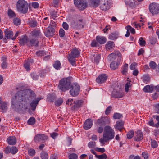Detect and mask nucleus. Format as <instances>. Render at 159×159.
I'll return each mask as SVG.
<instances>
[{
    "label": "nucleus",
    "instance_id": "nucleus-1",
    "mask_svg": "<svg viewBox=\"0 0 159 159\" xmlns=\"http://www.w3.org/2000/svg\"><path fill=\"white\" fill-rule=\"evenodd\" d=\"M35 96L34 92L30 89L19 91L12 98L11 107L13 109H27L32 97H34Z\"/></svg>",
    "mask_w": 159,
    "mask_h": 159
},
{
    "label": "nucleus",
    "instance_id": "nucleus-2",
    "mask_svg": "<svg viewBox=\"0 0 159 159\" xmlns=\"http://www.w3.org/2000/svg\"><path fill=\"white\" fill-rule=\"evenodd\" d=\"M115 135V132L112 128L108 125L106 126L104 128L103 137L99 139V142L104 145L106 142L114 138Z\"/></svg>",
    "mask_w": 159,
    "mask_h": 159
},
{
    "label": "nucleus",
    "instance_id": "nucleus-3",
    "mask_svg": "<svg viewBox=\"0 0 159 159\" xmlns=\"http://www.w3.org/2000/svg\"><path fill=\"white\" fill-rule=\"evenodd\" d=\"M16 7L19 12L25 14L27 12L28 5L25 0H19L17 2Z\"/></svg>",
    "mask_w": 159,
    "mask_h": 159
},
{
    "label": "nucleus",
    "instance_id": "nucleus-4",
    "mask_svg": "<svg viewBox=\"0 0 159 159\" xmlns=\"http://www.w3.org/2000/svg\"><path fill=\"white\" fill-rule=\"evenodd\" d=\"M80 51L76 48L73 49L67 57L69 62L74 66L75 64V58L80 56Z\"/></svg>",
    "mask_w": 159,
    "mask_h": 159
},
{
    "label": "nucleus",
    "instance_id": "nucleus-5",
    "mask_svg": "<svg viewBox=\"0 0 159 159\" xmlns=\"http://www.w3.org/2000/svg\"><path fill=\"white\" fill-rule=\"evenodd\" d=\"M71 84L68 79L64 78L60 80L58 87L62 91L65 92L69 89Z\"/></svg>",
    "mask_w": 159,
    "mask_h": 159
},
{
    "label": "nucleus",
    "instance_id": "nucleus-6",
    "mask_svg": "<svg viewBox=\"0 0 159 159\" xmlns=\"http://www.w3.org/2000/svg\"><path fill=\"white\" fill-rule=\"evenodd\" d=\"M111 123L110 118L107 116L101 117L97 120L96 123L97 126H104L106 125H109Z\"/></svg>",
    "mask_w": 159,
    "mask_h": 159
},
{
    "label": "nucleus",
    "instance_id": "nucleus-7",
    "mask_svg": "<svg viewBox=\"0 0 159 159\" xmlns=\"http://www.w3.org/2000/svg\"><path fill=\"white\" fill-rule=\"evenodd\" d=\"M70 93L73 97L77 96L79 94L80 91V86L77 83L74 84L70 85Z\"/></svg>",
    "mask_w": 159,
    "mask_h": 159
},
{
    "label": "nucleus",
    "instance_id": "nucleus-8",
    "mask_svg": "<svg viewBox=\"0 0 159 159\" xmlns=\"http://www.w3.org/2000/svg\"><path fill=\"white\" fill-rule=\"evenodd\" d=\"M74 3L80 10L84 9L87 6V2L85 0H75Z\"/></svg>",
    "mask_w": 159,
    "mask_h": 159
},
{
    "label": "nucleus",
    "instance_id": "nucleus-9",
    "mask_svg": "<svg viewBox=\"0 0 159 159\" xmlns=\"http://www.w3.org/2000/svg\"><path fill=\"white\" fill-rule=\"evenodd\" d=\"M150 12L153 15L157 14L159 13V7L156 3H152L149 6Z\"/></svg>",
    "mask_w": 159,
    "mask_h": 159
},
{
    "label": "nucleus",
    "instance_id": "nucleus-10",
    "mask_svg": "<svg viewBox=\"0 0 159 159\" xmlns=\"http://www.w3.org/2000/svg\"><path fill=\"white\" fill-rule=\"evenodd\" d=\"M75 20L74 21L75 25L79 27L83 28V21L82 17L80 15H77L76 17Z\"/></svg>",
    "mask_w": 159,
    "mask_h": 159
},
{
    "label": "nucleus",
    "instance_id": "nucleus-11",
    "mask_svg": "<svg viewBox=\"0 0 159 159\" xmlns=\"http://www.w3.org/2000/svg\"><path fill=\"white\" fill-rule=\"evenodd\" d=\"M107 75L106 74L100 75L96 79V82L98 84H102L105 82L107 78Z\"/></svg>",
    "mask_w": 159,
    "mask_h": 159
},
{
    "label": "nucleus",
    "instance_id": "nucleus-12",
    "mask_svg": "<svg viewBox=\"0 0 159 159\" xmlns=\"http://www.w3.org/2000/svg\"><path fill=\"white\" fill-rule=\"evenodd\" d=\"M47 136L44 134H39L35 135L34 138V141L36 143H39L41 141L47 139Z\"/></svg>",
    "mask_w": 159,
    "mask_h": 159
},
{
    "label": "nucleus",
    "instance_id": "nucleus-13",
    "mask_svg": "<svg viewBox=\"0 0 159 159\" xmlns=\"http://www.w3.org/2000/svg\"><path fill=\"white\" fill-rule=\"evenodd\" d=\"M111 2L110 0H104L103 2H102L100 6V8L102 10L106 11L110 8Z\"/></svg>",
    "mask_w": 159,
    "mask_h": 159
},
{
    "label": "nucleus",
    "instance_id": "nucleus-14",
    "mask_svg": "<svg viewBox=\"0 0 159 159\" xmlns=\"http://www.w3.org/2000/svg\"><path fill=\"white\" fill-rule=\"evenodd\" d=\"M136 135L134 138V140L140 141L143 139V133L141 130H138L136 132Z\"/></svg>",
    "mask_w": 159,
    "mask_h": 159
},
{
    "label": "nucleus",
    "instance_id": "nucleus-15",
    "mask_svg": "<svg viewBox=\"0 0 159 159\" xmlns=\"http://www.w3.org/2000/svg\"><path fill=\"white\" fill-rule=\"evenodd\" d=\"M39 41L35 38L29 39L27 43V46L29 47L34 46L37 47L38 46Z\"/></svg>",
    "mask_w": 159,
    "mask_h": 159
},
{
    "label": "nucleus",
    "instance_id": "nucleus-16",
    "mask_svg": "<svg viewBox=\"0 0 159 159\" xmlns=\"http://www.w3.org/2000/svg\"><path fill=\"white\" fill-rule=\"evenodd\" d=\"M92 125L93 121L90 119H88L84 124V128L85 130H88L91 128Z\"/></svg>",
    "mask_w": 159,
    "mask_h": 159
},
{
    "label": "nucleus",
    "instance_id": "nucleus-17",
    "mask_svg": "<svg viewBox=\"0 0 159 159\" xmlns=\"http://www.w3.org/2000/svg\"><path fill=\"white\" fill-rule=\"evenodd\" d=\"M54 32V29L52 27H48L44 32L45 35L47 37H49L53 35Z\"/></svg>",
    "mask_w": 159,
    "mask_h": 159
},
{
    "label": "nucleus",
    "instance_id": "nucleus-18",
    "mask_svg": "<svg viewBox=\"0 0 159 159\" xmlns=\"http://www.w3.org/2000/svg\"><path fill=\"white\" fill-rule=\"evenodd\" d=\"M124 122L122 121H117L114 127L116 129H117L121 131V130L124 129Z\"/></svg>",
    "mask_w": 159,
    "mask_h": 159
},
{
    "label": "nucleus",
    "instance_id": "nucleus-19",
    "mask_svg": "<svg viewBox=\"0 0 159 159\" xmlns=\"http://www.w3.org/2000/svg\"><path fill=\"white\" fill-rule=\"evenodd\" d=\"M40 100L39 98H37L35 100H33L30 103L31 109L32 110H35L36 109L39 101Z\"/></svg>",
    "mask_w": 159,
    "mask_h": 159
},
{
    "label": "nucleus",
    "instance_id": "nucleus-20",
    "mask_svg": "<svg viewBox=\"0 0 159 159\" xmlns=\"http://www.w3.org/2000/svg\"><path fill=\"white\" fill-rule=\"evenodd\" d=\"M89 5L94 8L97 7L100 4V0H89Z\"/></svg>",
    "mask_w": 159,
    "mask_h": 159
},
{
    "label": "nucleus",
    "instance_id": "nucleus-21",
    "mask_svg": "<svg viewBox=\"0 0 159 159\" xmlns=\"http://www.w3.org/2000/svg\"><path fill=\"white\" fill-rule=\"evenodd\" d=\"M8 144L10 145H14L16 142V138L14 136H12L9 137L7 139Z\"/></svg>",
    "mask_w": 159,
    "mask_h": 159
},
{
    "label": "nucleus",
    "instance_id": "nucleus-22",
    "mask_svg": "<svg viewBox=\"0 0 159 159\" xmlns=\"http://www.w3.org/2000/svg\"><path fill=\"white\" fill-rule=\"evenodd\" d=\"M112 96L115 98H120L123 96L124 93L121 91L114 90L112 92Z\"/></svg>",
    "mask_w": 159,
    "mask_h": 159
},
{
    "label": "nucleus",
    "instance_id": "nucleus-23",
    "mask_svg": "<svg viewBox=\"0 0 159 159\" xmlns=\"http://www.w3.org/2000/svg\"><path fill=\"white\" fill-rule=\"evenodd\" d=\"M0 109L2 112H6L7 109V104L5 102H2L0 100Z\"/></svg>",
    "mask_w": 159,
    "mask_h": 159
},
{
    "label": "nucleus",
    "instance_id": "nucleus-24",
    "mask_svg": "<svg viewBox=\"0 0 159 159\" xmlns=\"http://www.w3.org/2000/svg\"><path fill=\"white\" fill-rule=\"evenodd\" d=\"M96 40L97 42L100 44H103L106 41V39L105 37L99 36L96 37Z\"/></svg>",
    "mask_w": 159,
    "mask_h": 159
},
{
    "label": "nucleus",
    "instance_id": "nucleus-25",
    "mask_svg": "<svg viewBox=\"0 0 159 159\" xmlns=\"http://www.w3.org/2000/svg\"><path fill=\"white\" fill-rule=\"evenodd\" d=\"M115 47V44L114 42L111 41L107 42L106 45V48L107 50H110L113 49Z\"/></svg>",
    "mask_w": 159,
    "mask_h": 159
},
{
    "label": "nucleus",
    "instance_id": "nucleus-26",
    "mask_svg": "<svg viewBox=\"0 0 159 159\" xmlns=\"http://www.w3.org/2000/svg\"><path fill=\"white\" fill-rule=\"evenodd\" d=\"M29 39L26 36H24L21 37L20 39L19 43L21 45H24L25 43L27 45V43L28 42Z\"/></svg>",
    "mask_w": 159,
    "mask_h": 159
},
{
    "label": "nucleus",
    "instance_id": "nucleus-27",
    "mask_svg": "<svg viewBox=\"0 0 159 159\" xmlns=\"http://www.w3.org/2000/svg\"><path fill=\"white\" fill-rule=\"evenodd\" d=\"M5 36L7 39H11L13 37V33L12 31L10 30H6L5 31Z\"/></svg>",
    "mask_w": 159,
    "mask_h": 159
},
{
    "label": "nucleus",
    "instance_id": "nucleus-28",
    "mask_svg": "<svg viewBox=\"0 0 159 159\" xmlns=\"http://www.w3.org/2000/svg\"><path fill=\"white\" fill-rule=\"evenodd\" d=\"M120 62H119V61H118V62L114 61L111 62L110 65V68L113 70L116 69L118 66Z\"/></svg>",
    "mask_w": 159,
    "mask_h": 159
},
{
    "label": "nucleus",
    "instance_id": "nucleus-29",
    "mask_svg": "<svg viewBox=\"0 0 159 159\" xmlns=\"http://www.w3.org/2000/svg\"><path fill=\"white\" fill-rule=\"evenodd\" d=\"M32 35L33 37L38 38L41 36L42 34L40 30H34L32 32Z\"/></svg>",
    "mask_w": 159,
    "mask_h": 159
},
{
    "label": "nucleus",
    "instance_id": "nucleus-30",
    "mask_svg": "<svg viewBox=\"0 0 159 159\" xmlns=\"http://www.w3.org/2000/svg\"><path fill=\"white\" fill-rule=\"evenodd\" d=\"M6 58L5 57H2L1 58V61L2 63L1 64V66L3 69L6 68L7 66V62H6Z\"/></svg>",
    "mask_w": 159,
    "mask_h": 159
},
{
    "label": "nucleus",
    "instance_id": "nucleus-31",
    "mask_svg": "<svg viewBox=\"0 0 159 159\" xmlns=\"http://www.w3.org/2000/svg\"><path fill=\"white\" fill-rule=\"evenodd\" d=\"M128 65L127 64H125L122 66L121 72L124 75H126L128 70Z\"/></svg>",
    "mask_w": 159,
    "mask_h": 159
},
{
    "label": "nucleus",
    "instance_id": "nucleus-32",
    "mask_svg": "<svg viewBox=\"0 0 159 159\" xmlns=\"http://www.w3.org/2000/svg\"><path fill=\"white\" fill-rule=\"evenodd\" d=\"M154 87L153 86H150L148 85L144 87L143 89V91L145 92H151L152 93L154 89Z\"/></svg>",
    "mask_w": 159,
    "mask_h": 159
},
{
    "label": "nucleus",
    "instance_id": "nucleus-33",
    "mask_svg": "<svg viewBox=\"0 0 159 159\" xmlns=\"http://www.w3.org/2000/svg\"><path fill=\"white\" fill-rule=\"evenodd\" d=\"M30 62L31 63H33V60H31V61L28 60L25 62L24 66L27 71L29 70H30L29 66Z\"/></svg>",
    "mask_w": 159,
    "mask_h": 159
},
{
    "label": "nucleus",
    "instance_id": "nucleus-34",
    "mask_svg": "<svg viewBox=\"0 0 159 159\" xmlns=\"http://www.w3.org/2000/svg\"><path fill=\"white\" fill-rule=\"evenodd\" d=\"M83 101L82 100H77L76 101L74 105V107L75 109H78L82 105Z\"/></svg>",
    "mask_w": 159,
    "mask_h": 159
},
{
    "label": "nucleus",
    "instance_id": "nucleus-35",
    "mask_svg": "<svg viewBox=\"0 0 159 159\" xmlns=\"http://www.w3.org/2000/svg\"><path fill=\"white\" fill-rule=\"evenodd\" d=\"M40 156L41 159H48V153L44 151H42L40 154Z\"/></svg>",
    "mask_w": 159,
    "mask_h": 159
},
{
    "label": "nucleus",
    "instance_id": "nucleus-36",
    "mask_svg": "<svg viewBox=\"0 0 159 159\" xmlns=\"http://www.w3.org/2000/svg\"><path fill=\"white\" fill-rule=\"evenodd\" d=\"M118 34L116 32L111 33L109 36V39H110L115 40L117 38Z\"/></svg>",
    "mask_w": 159,
    "mask_h": 159
},
{
    "label": "nucleus",
    "instance_id": "nucleus-37",
    "mask_svg": "<svg viewBox=\"0 0 159 159\" xmlns=\"http://www.w3.org/2000/svg\"><path fill=\"white\" fill-rule=\"evenodd\" d=\"M7 13L8 15L10 18H13L16 16L15 13L11 9H9Z\"/></svg>",
    "mask_w": 159,
    "mask_h": 159
},
{
    "label": "nucleus",
    "instance_id": "nucleus-38",
    "mask_svg": "<svg viewBox=\"0 0 159 159\" xmlns=\"http://www.w3.org/2000/svg\"><path fill=\"white\" fill-rule=\"evenodd\" d=\"M96 157L98 159H106L107 156L105 153H103L102 155H96Z\"/></svg>",
    "mask_w": 159,
    "mask_h": 159
},
{
    "label": "nucleus",
    "instance_id": "nucleus-39",
    "mask_svg": "<svg viewBox=\"0 0 159 159\" xmlns=\"http://www.w3.org/2000/svg\"><path fill=\"white\" fill-rule=\"evenodd\" d=\"M55 99V96L51 94H49L48 96L47 100L48 101L51 102H53Z\"/></svg>",
    "mask_w": 159,
    "mask_h": 159
},
{
    "label": "nucleus",
    "instance_id": "nucleus-40",
    "mask_svg": "<svg viewBox=\"0 0 159 159\" xmlns=\"http://www.w3.org/2000/svg\"><path fill=\"white\" fill-rule=\"evenodd\" d=\"M54 67L56 69H58L61 68V64L60 61H57L53 65Z\"/></svg>",
    "mask_w": 159,
    "mask_h": 159
},
{
    "label": "nucleus",
    "instance_id": "nucleus-41",
    "mask_svg": "<svg viewBox=\"0 0 159 159\" xmlns=\"http://www.w3.org/2000/svg\"><path fill=\"white\" fill-rule=\"evenodd\" d=\"M28 123L30 125H33L35 123V119L33 117L30 118L28 121Z\"/></svg>",
    "mask_w": 159,
    "mask_h": 159
},
{
    "label": "nucleus",
    "instance_id": "nucleus-42",
    "mask_svg": "<svg viewBox=\"0 0 159 159\" xmlns=\"http://www.w3.org/2000/svg\"><path fill=\"white\" fill-rule=\"evenodd\" d=\"M63 101L62 99L60 98L56 100L55 102V105L57 106H59L63 103Z\"/></svg>",
    "mask_w": 159,
    "mask_h": 159
},
{
    "label": "nucleus",
    "instance_id": "nucleus-43",
    "mask_svg": "<svg viewBox=\"0 0 159 159\" xmlns=\"http://www.w3.org/2000/svg\"><path fill=\"white\" fill-rule=\"evenodd\" d=\"M36 54L38 56H42L44 55L45 53L43 50H39L36 52Z\"/></svg>",
    "mask_w": 159,
    "mask_h": 159
},
{
    "label": "nucleus",
    "instance_id": "nucleus-44",
    "mask_svg": "<svg viewBox=\"0 0 159 159\" xmlns=\"http://www.w3.org/2000/svg\"><path fill=\"white\" fill-rule=\"evenodd\" d=\"M134 135V132L133 130H131L128 132L127 134V138L130 139L133 137Z\"/></svg>",
    "mask_w": 159,
    "mask_h": 159
},
{
    "label": "nucleus",
    "instance_id": "nucleus-45",
    "mask_svg": "<svg viewBox=\"0 0 159 159\" xmlns=\"http://www.w3.org/2000/svg\"><path fill=\"white\" fill-rule=\"evenodd\" d=\"M125 28L127 30H129V31H130L131 33L133 34H134L135 33L134 29L132 28L130 25L127 26Z\"/></svg>",
    "mask_w": 159,
    "mask_h": 159
},
{
    "label": "nucleus",
    "instance_id": "nucleus-46",
    "mask_svg": "<svg viewBox=\"0 0 159 159\" xmlns=\"http://www.w3.org/2000/svg\"><path fill=\"white\" fill-rule=\"evenodd\" d=\"M150 67L152 69H155L157 67V64L153 61H151L149 64Z\"/></svg>",
    "mask_w": 159,
    "mask_h": 159
},
{
    "label": "nucleus",
    "instance_id": "nucleus-47",
    "mask_svg": "<svg viewBox=\"0 0 159 159\" xmlns=\"http://www.w3.org/2000/svg\"><path fill=\"white\" fill-rule=\"evenodd\" d=\"M11 153L12 154H14L18 151L17 148L15 147L12 146L11 148Z\"/></svg>",
    "mask_w": 159,
    "mask_h": 159
},
{
    "label": "nucleus",
    "instance_id": "nucleus-48",
    "mask_svg": "<svg viewBox=\"0 0 159 159\" xmlns=\"http://www.w3.org/2000/svg\"><path fill=\"white\" fill-rule=\"evenodd\" d=\"M115 54L116 56L117 55L118 57V60L119 61V62H120L121 61V54L118 51H115Z\"/></svg>",
    "mask_w": 159,
    "mask_h": 159
},
{
    "label": "nucleus",
    "instance_id": "nucleus-49",
    "mask_svg": "<svg viewBox=\"0 0 159 159\" xmlns=\"http://www.w3.org/2000/svg\"><path fill=\"white\" fill-rule=\"evenodd\" d=\"M139 44L140 46H144L146 44L145 41L144 40L143 37H140L139 40Z\"/></svg>",
    "mask_w": 159,
    "mask_h": 159
},
{
    "label": "nucleus",
    "instance_id": "nucleus-50",
    "mask_svg": "<svg viewBox=\"0 0 159 159\" xmlns=\"http://www.w3.org/2000/svg\"><path fill=\"white\" fill-rule=\"evenodd\" d=\"M101 58V55L100 54H97L95 57L94 58V62L98 64L99 62V60Z\"/></svg>",
    "mask_w": 159,
    "mask_h": 159
},
{
    "label": "nucleus",
    "instance_id": "nucleus-51",
    "mask_svg": "<svg viewBox=\"0 0 159 159\" xmlns=\"http://www.w3.org/2000/svg\"><path fill=\"white\" fill-rule=\"evenodd\" d=\"M35 150L33 149H30L28 150V153L30 156H33L35 154Z\"/></svg>",
    "mask_w": 159,
    "mask_h": 159
},
{
    "label": "nucleus",
    "instance_id": "nucleus-52",
    "mask_svg": "<svg viewBox=\"0 0 159 159\" xmlns=\"http://www.w3.org/2000/svg\"><path fill=\"white\" fill-rule=\"evenodd\" d=\"M65 32L63 29L61 28L59 31V35L60 37H63L65 35Z\"/></svg>",
    "mask_w": 159,
    "mask_h": 159
},
{
    "label": "nucleus",
    "instance_id": "nucleus-53",
    "mask_svg": "<svg viewBox=\"0 0 159 159\" xmlns=\"http://www.w3.org/2000/svg\"><path fill=\"white\" fill-rule=\"evenodd\" d=\"M122 117V115L119 113H115L113 115V118L114 119H120Z\"/></svg>",
    "mask_w": 159,
    "mask_h": 159
},
{
    "label": "nucleus",
    "instance_id": "nucleus-54",
    "mask_svg": "<svg viewBox=\"0 0 159 159\" xmlns=\"http://www.w3.org/2000/svg\"><path fill=\"white\" fill-rule=\"evenodd\" d=\"M77 155L75 153H72L69 156V159H77Z\"/></svg>",
    "mask_w": 159,
    "mask_h": 159
},
{
    "label": "nucleus",
    "instance_id": "nucleus-55",
    "mask_svg": "<svg viewBox=\"0 0 159 159\" xmlns=\"http://www.w3.org/2000/svg\"><path fill=\"white\" fill-rule=\"evenodd\" d=\"M46 70H41L39 73V75L41 77H43L45 76L46 74Z\"/></svg>",
    "mask_w": 159,
    "mask_h": 159
},
{
    "label": "nucleus",
    "instance_id": "nucleus-56",
    "mask_svg": "<svg viewBox=\"0 0 159 159\" xmlns=\"http://www.w3.org/2000/svg\"><path fill=\"white\" fill-rule=\"evenodd\" d=\"M130 87V82H127L125 84V89L126 92H128L129 88Z\"/></svg>",
    "mask_w": 159,
    "mask_h": 159
},
{
    "label": "nucleus",
    "instance_id": "nucleus-57",
    "mask_svg": "<svg viewBox=\"0 0 159 159\" xmlns=\"http://www.w3.org/2000/svg\"><path fill=\"white\" fill-rule=\"evenodd\" d=\"M31 75L33 79L34 80H37L39 78L38 75L35 73H33L31 74Z\"/></svg>",
    "mask_w": 159,
    "mask_h": 159
},
{
    "label": "nucleus",
    "instance_id": "nucleus-58",
    "mask_svg": "<svg viewBox=\"0 0 159 159\" xmlns=\"http://www.w3.org/2000/svg\"><path fill=\"white\" fill-rule=\"evenodd\" d=\"M88 146L90 148H94L96 146V143L94 142H90L89 143Z\"/></svg>",
    "mask_w": 159,
    "mask_h": 159
},
{
    "label": "nucleus",
    "instance_id": "nucleus-59",
    "mask_svg": "<svg viewBox=\"0 0 159 159\" xmlns=\"http://www.w3.org/2000/svg\"><path fill=\"white\" fill-rule=\"evenodd\" d=\"M13 22L14 24L16 25H19L20 23V20L19 18H16L14 19Z\"/></svg>",
    "mask_w": 159,
    "mask_h": 159
},
{
    "label": "nucleus",
    "instance_id": "nucleus-60",
    "mask_svg": "<svg viewBox=\"0 0 159 159\" xmlns=\"http://www.w3.org/2000/svg\"><path fill=\"white\" fill-rule=\"evenodd\" d=\"M151 143V146L152 148H156L157 147V142L155 140H152Z\"/></svg>",
    "mask_w": 159,
    "mask_h": 159
},
{
    "label": "nucleus",
    "instance_id": "nucleus-61",
    "mask_svg": "<svg viewBox=\"0 0 159 159\" xmlns=\"http://www.w3.org/2000/svg\"><path fill=\"white\" fill-rule=\"evenodd\" d=\"M98 127L97 129V131L98 133H102L103 130V126H97Z\"/></svg>",
    "mask_w": 159,
    "mask_h": 159
},
{
    "label": "nucleus",
    "instance_id": "nucleus-62",
    "mask_svg": "<svg viewBox=\"0 0 159 159\" xmlns=\"http://www.w3.org/2000/svg\"><path fill=\"white\" fill-rule=\"evenodd\" d=\"M112 107L111 106L108 107L106 109L105 111V114L106 115H108L111 111Z\"/></svg>",
    "mask_w": 159,
    "mask_h": 159
},
{
    "label": "nucleus",
    "instance_id": "nucleus-63",
    "mask_svg": "<svg viewBox=\"0 0 159 159\" xmlns=\"http://www.w3.org/2000/svg\"><path fill=\"white\" fill-rule=\"evenodd\" d=\"M95 150L96 151L101 153L104 152L105 151V149L103 148H98L97 147L95 148Z\"/></svg>",
    "mask_w": 159,
    "mask_h": 159
},
{
    "label": "nucleus",
    "instance_id": "nucleus-64",
    "mask_svg": "<svg viewBox=\"0 0 159 159\" xmlns=\"http://www.w3.org/2000/svg\"><path fill=\"white\" fill-rule=\"evenodd\" d=\"M11 148L9 146H7L4 148V152L6 154L11 153Z\"/></svg>",
    "mask_w": 159,
    "mask_h": 159
}]
</instances>
